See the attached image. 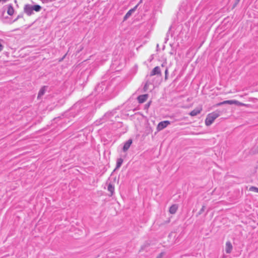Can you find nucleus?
Wrapping results in <instances>:
<instances>
[{"label": "nucleus", "mask_w": 258, "mask_h": 258, "mask_svg": "<svg viewBox=\"0 0 258 258\" xmlns=\"http://www.w3.org/2000/svg\"><path fill=\"white\" fill-rule=\"evenodd\" d=\"M219 116V114L215 112L208 114L205 119V124L210 125Z\"/></svg>", "instance_id": "1"}, {"label": "nucleus", "mask_w": 258, "mask_h": 258, "mask_svg": "<svg viewBox=\"0 0 258 258\" xmlns=\"http://www.w3.org/2000/svg\"><path fill=\"white\" fill-rule=\"evenodd\" d=\"M236 104V105H237L244 106H248L247 104L241 103V102H239V101H238L237 100H225V101H224L223 102H220V103H218L216 105L217 106H220V105H223V104Z\"/></svg>", "instance_id": "2"}, {"label": "nucleus", "mask_w": 258, "mask_h": 258, "mask_svg": "<svg viewBox=\"0 0 258 258\" xmlns=\"http://www.w3.org/2000/svg\"><path fill=\"white\" fill-rule=\"evenodd\" d=\"M170 121L168 120L161 121L158 123L157 126V130L158 131H161L170 124Z\"/></svg>", "instance_id": "3"}, {"label": "nucleus", "mask_w": 258, "mask_h": 258, "mask_svg": "<svg viewBox=\"0 0 258 258\" xmlns=\"http://www.w3.org/2000/svg\"><path fill=\"white\" fill-rule=\"evenodd\" d=\"M203 108L202 106H200L194 110H192L190 113L189 115L191 116H195L200 114L202 111Z\"/></svg>", "instance_id": "4"}, {"label": "nucleus", "mask_w": 258, "mask_h": 258, "mask_svg": "<svg viewBox=\"0 0 258 258\" xmlns=\"http://www.w3.org/2000/svg\"><path fill=\"white\" fill-rule=\"evenodd\" d=\"M161 75V73L160 69L158 66L155 67L153 69V70L152 71V72H151V74H150L151 76H153L154 75Z\"/></svg>", "instance_id": "5"}, {"label": "nucleus", "mask_w": 258, "mask_h": 258, "mask_svg": "<svg viewBox=\"0 0 258 258\" xmlns=\"http://www.w3.org/2000/svg\"><path fill=\"white\" fill-rule=\"evenodd\" d=\"M24 12L28 16L32 14V6L30 5H26L24 7Z\"/></svg>", "instance_id": "6"}, {"label": "nucleus", "mask_w": 258, "mask_h": 258, "mask_svg": "<svg viewBox=\"0 0 258 258\" xmlns=\"http://www.w3.org/2000/svg\"><path fill=\"white\" fill-rule=\"evenodd\" d=\"M148 97V95L147 94L140 95L138 97V102L140 103H143L147 100Z\"/></svg>", "instance_id": "7"}, {"label": "nucleus", "mask_w": 258, "mask_h": 258, "mask_svg": "<svg viewBox=\"0 0 258 258\" xmlns=\"http://www.w3.org/2000/svg\"><path fill=\"white\" fill-rule=\"evenodd\" d=\"M232 245L230 241H227L226 243L225 250L226 253H230L232 250Z\"/></svg>", "instance_id": "8"}, {"label": "nucleus", "mask_w": 258, "mask_h": 258, "mask_svg": "<svg viewBox=\"0 0 258 258\" xmlns=\"http://www.w3.org/2000/svg\"><path fill=\"white\" fill-rule=\"evenodd\" d=\"M132 144V140L130 139L124 144L123 147V150L124 151H127L130 147Z\"/></svg>", "instance_id": "9"}, {"label": "nucleus", "mask_w": 258, "mask_h": 258, "mask_svg": "<svg viewBox=\"0 0 258 258\" xmlns=\"http://www.w3.org/2000/svg\"><path fill=\"white\" fill-rule=\"evenodd\" d=\"M178 209V207L176 205L171 206L169 209L170 213L173 214H175Z\"/></svg>", "instance_id": "10"}, {"label": "nucleus", "mask_w": 258, "mask_h": 258, "mask_svg": "<svg viewBox=\"0 0 258 258\" xmlns=\"http://www.w3.org/2000/svg\"><path fill=\"white\" fill-rule=\"evenodd\" d=\"M7 13L10 16H12L13 15V14L14 13V10L12 5L8 6Z\"/></svg>", "instance_id": "11"}, {"label": "nucleus", "mask_w": 258, "mask_h": 258, "mask_svg": "<svg viewBox=\"0 0 258 258\" xmlns=\"http://www.w3.org/2000/svg\"><path fill=\"white\" fill-rule=\"evenodd\" d=\"M45 92V87H42L39 91L38 94V98H40L42 96H43Z\"/></svg>", "instance_id": "12"}, {"label": "nucleus", "mask_w": 258, "mask_h": 258, "mask_svg": "<svg viewBox=\"0 0 258 258\" xmlns=\"http://www.w3.org/2000/svg\"><path fill=\"white\" fill-rule=\"evenodd\" d=\"M123 163V159L121 158H119L117 160V163H116V169L119 168L120 166L121 165L122 163Z\"/></svg>", "instance_id": "13"}, {"label": "nucleus", "mask_w": 258, "mask_h": 258, "mask_svg": "<svg viewBox=\"0 0 258 258\" xmlns=\"http://www.w3.org/2000/svg\"><path fill=\"white\" fill-rule=\"evenodd\" d=\"M114 186L111 184H109L108 186V190L111 193V195H112L114 192Z\"/></svg>", "instance_id": "14"}, {"label": "nucleus", "mask_w": 258, "mask_h": 258, "mask_svg": "<svg viewBox=\"0 0 258 258\" xmlns=\"http://www.w3.org/2000/svg\"><path fill=\"white\" fill-rule=\"evenodd\" d=\"M134 11V9H132V10H129V11L127 12V13L125 14V16H124V19H127L128 17H129L131 15V14H132V12H133Z\"/></svg>", "instance_id": "15"}, {"label": "nucleus", "mask_w": 258, "mask_h": 258, "mask_svg": "<svg viewBox=\"0 0 258 258\" xmlns=\"http://www.w3.org/2000/svg\"><path fill=\"white\" fill-rule=\"evenodd\" d=\"M41 9V7L39 5H34L33 6V10H35L36 12L39 11Z\"/></svg>", "instance_id": "16"}, {"label": "nucleus", "mask_w": 258, "mask_h": 258, "mask_svg": "<svg viewBox=\"0 0 258 258\" xmlns=\"http://www.w3.org/2000/svg\"><path fill=\"white\" fill-rule=\"evenodd\" d=\"M249 190L250 191H254L255 192H258V188H257L256 187L252 186V187H250Z\"/></svg>", "instance_id": "17"}, {"label": "nucleus", "mask_w": 258, "mask_h": 258, "mask_svg": "<svg viewBox=\"0 0 258 258\" xmlns=\"http://www.w3.org/2000/svg\"><path fill=\"white\" fill-rule=\"evenodd\" d=\"M168 70L167 69H166L165 71V80H167V78H168Z\"/></svg>", "instance_id": "18"}, {"label": "nucleus", "mask_w": 258, "mask_h": 258, "mask_svg": "<svg viewBox=\"0 0 258 258\" xmlns=\"http://www.w3.org/2000/svg\"><path fill=\"white\" fill-rule=\"evenodd\" d=\"M4 46L0 43V52L3 50Z\"/></svg>", "instance_id": "19"}]
</instances>
